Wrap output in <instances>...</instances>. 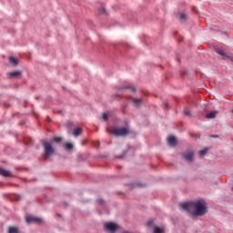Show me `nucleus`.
<instances>
[{"instance_id":"10","label":"nucleus","mask_w":233,"mask_h":233,"mask_svg":"<svg viewBox=\"0 0 233 233\" xmlns=\"http://www.w3.org/2000/svg\"><path fill=\"white\" fill-rule=\"evenodd\" d=\"M216 116H218V111H213L206 115L208 119H215Z\"/></svg>"},{"instance_id":"19","label":"nucleus","mask_w":233,"mask_h":233,"mask_svg":"<svg viewBox=\"0 0 233 233\" xmlns=\"http://www.w3.org/2000/svg\"><path fill=\"white\" fill-rule=\"evenodd\" d=\"M154 233H163V229H161L159 227H155Z\"/></svg>"},{"instance_id":"18","label":"nucleus","mask_w":233,"mask_h":233,"mask_svg":"<svg viewBox=\"0 0 233 233\" xmlns=\"http://www.w3.org/2000/svg\"><path fill=\"white\" fill-rule=\"evenodd\" d=\"M108 116H110L109 113H103L102 116H101L103 121H107L108 120Z\"/></svg>"},{"instance_id":"34","label":"nucleus","mask_w":233,"mask_h":233,"mask_svg":"<svg viewBox=\"0 0 233 233\" xmlns=\"http://www.w3.org/2000/svg\"><path fill=\"white\" fill-rule=\"evenodd\" d=\"M205 212H206V214H207V208H205Z\"/></svg>"},{"instance_id":"1","label":"nucleus","mask_w":233,"mask_h":233,"mask_svg":"<svg viewBox=\"0 0 233 233\" xmlns=\"http://www.w3.org/2000/svg\"><path fill=\"white\" fill-rule=\"evenodd\" d=\"M181 210L187 212L191 218H198L205 214V205L199 200H193L180 204Z\"/></svg>"},{"instance_id":"7","label":"nucleus","mask_w":233,"mask_h":233,"mask_svg":"<svg viewBox=\"0 0 233 233\" xmlns=\"http://www.w3.org/2000/svg\"><path fill=\"white\" fill-rule=\"evenodd\" d=\"M25 221H26V223H38L39 224V223H42L43 220H41V218H39L29 216V217H26Z\"/></svg>"},{"instance_id":"3","label":"nucleus","mask_w":233,"mask_h":233,"mask_svg":"<svg viewBox=\"0 0 233 233\" xmlns=\"http://www.w3.org/2000/svg\"><path fill=\"white\" fill-rule=\"evenodd\" d=\"M42 147H44V158L46 159H48L56 152L50 142L42 141Z\"/></svg>"},{"instance_id":"12","label":"nucleus","mask_w":233,"mask_h":233,"mask_svg":"<svg viewBox=\"0 0 233 233\" xmlns=\"http://www.w3.org/2000/svg\"><path fill=\"white\" fill-rule=\"evenodd\" d=\"M82 132H83V130L81 128L76 127L73 130V136H75V137H77V136H79Z\"/></svg>"},{"instance_id":"2","label":"nucleus","mask_w":233,"mask_h":233,"mask_svg":"<svg viewBox=\"0 0 233 233\" xmlns=\"http://www.w3.org/2000/svg\"><path fill=\"white\" fill-rule=\"evenodd\" d=\"M109 134L116 136V137L127 136L128 134V128L127 127H113L111 128L106 129Z\"/></svg>"},{"instance_id":"14","label":"nucleus","mask_w":233,"mask_h":233,"mask_svg":"<svg viewBox=\"0 0 233 233\" xmlns=\"http://www.w3.org/2000/svg\"><path fill=\"white\" fill-rule=\"evenodd\" d=\"M9 76L11 77H19V76H21V71H14L9 73Z\"/></svg>"},{"instance_id":"9","label":"nucleus","mask_w":233,"mask_h":233,"mask_svg":"<svg viewBox=\"0 0 233 233\" xmlns=\"http://www.w3.org/2000/svg\"><path fill=\"white\" fill-rule=\"evenodd\" d=\"M167 143L170 147H175L176 146V137L173 136L168 137Z\"/></svg>"},{"instance_id":"27","label":"nucleus","mask_w":233,"mask_h":233,"mask_svg":"<svg viewBox=\"0 0 233 233\" xmlns=\"http://www.w3.org/2000/svg\"><path fill=\"white\" fill-rule=\"evenodd\" d=\"M55 114L63 115V110H55Z\"/></svg>"},{"instance_id":"30","label":"nucleus","mask_w":233,"mask_h":233,"mask_svg":"<svg viewBox=\"0 0 233 233\" xmlns=\"http://www.w3.org/2000/svg\"><path fill=\"white\" fill-rule=\"evenodd\" d=\"M182 74L183 76H187V71L183 72Z\"/></svg>"},{"instance_id":"16","label":"nucleus","mask_w":233,"mask_h":233,"mask_svg":"<svg viewBox=\"0 0 233 233\" xmlns=\"http://www.w3.org/2000/svg\"><path fill=\"white\" fill-rule=\"evenodd\" d=\"M64 147L66 150H72L74 148V146L71 143H66L64 144Z\"/></svg>"},{"instance_id":"23","label":"nucleus","mask_w":233,"mask_h":233,"mask_svg":"<svg viewBox=\"0 0 233 233\" xmlns=\"http://www.w3.org/2000/svg\"><path fill=\"white\" fill-rule=\"evenodd\" d=\"M147 227H152L154 225V220H149L147 223Z\"/></svg>"},{"instance_id":"32","label":"nucleus","mask_w":233,"mask_h":233,"mask_svg":"<svg viewBox=\"0 0 233 233\" xmlns=\"http://www.w3.org/2000/svg\"><path fill=\"white\" fill-rule=\"evenodd\" d=\"M229 59H230V61H232V62H233V57H232V56H230V58H229Z\"/></svg>"},{"instance_id":"20","label":"nucleus","mask_w":233,"mask_h":233,"mask_svg":"<svg viewBox=\"0 0 233 233\" xmlns=\"http://www.w3.org/2000/svg\"><path fill=\"white\" fill-rule=\"evenodd\" d=\"M184 114H185L187 117H190V109H188V107H187V108L184 110Z\"/></svg>"},{"instance_id":"8","label":"nucleus","mask_w":233,"mask_h":233,"mask_svg":"<svg viewBox=\"0 0 233 233\" xmlns=\"http://www.w3.org/2000/svg\"><path fill=\"white\" fill-rule=\"evenodd\" d=\"M134 106H141L143 105V99L141 98H133Z\"/></svg>"},{"instance_id":"24","label":"nucleus","mask_w":233,"mask_h":233,"mask_svg":"<svg viewBox=\"0 0 233 233\" xmlns=\"http://www.w3.org/2000/svg\"><path fill=\"white\" fill-rule=\"evenodd\" d=\"M200 157H203L205 156V149H202L199 151Z\"/></svg>"},{"instance_id":"6","label":"nucleus","mask_w":233,"mask_h":233,"mask_svg":"<svg viewBox=\"0 0 233 233\" xmlns=\"http://www.w3.org/2000/svg\"><path fill=\"white\" fill-rule=\"evenodd\" d=\"M216 52L217 54H218V56H222V59L224 61H227L228 59H230V56L227 55V53H225V51L221 48H216Z\"/></svg>"},{"instance_id":"21","label":"nucleus","mask_w":233,"mask_h":233,"mask_svg":"<svg viewBox=\"0 0 233 233\" xmlns=\"http://www.w3.org/2000/svg\"><path fill=\"white\" fill-rule=\"evenodd\" d=\"M53 141H55L56 143H61V137H54Z\"/></svg>"},{"instance_id":"15","label":"nucleus","mask_w":233,"mask_h":233,"mask_svg":"<svg viewBox=\"0 0 233 233\" xmlns=\"http://www.w3.org/2000/svg\"><path fill=\"white\" fill-rule=\"evenodd\" d=\"M8 233H19V229L15 227H9Z\"/></svg>"},{"instance_id":"4","label":"nucleus","mask_w":233,"mask_h":233,"mask_svg":"<svg viewBox=\"0 0 233 233\" xmlns=\"http://www.w3.org/2000/svg\"><path fill=\"white\" fill-rule=\"evenodd\" d=\"M119 228V225L114 222H106L104 224V230L108 233H115Z\"/></svg>"},{"instance_id":"5","label":"nucleus","mask_w":233,"mask_h":233,"mask_svg":"<svg viewBox=\"0 0 233 233\" xmlns=\"http://www.w3.org/2000/svg\"><path fill=\"white\" fill-rule=\"evenodd\" d=\"M182 156H183L185 161L191 162L194 159V151H192V150L186 151L183 153Z\"/></svg>"},{"instance_id":"25","label":"nucleus","mask_w":233,"mask_h":233,"mask_svg":"<svg viewBox=\"0 0 233 233\" xmlns=\"http://www.w3.org/2000/svg\"><path fill=\"white\" fill-rule=\"evenodd\" d=\"M21 199V197L19 195H15L14 201H19Z\"/></svg>"},{"instance_id":"22","label":"nucleus","mask_w":233,"mask_h":233,"mask_svg":"<svg viewBox=\"0 0 233 233\" xmlns=\"http://www.w3.org/2000/svg\"><path fill=\"white\" fill-rule=\"evenodd\" d=\"M97 203L98 205H105V200H103L102 198H98Z\"/></svg>"},{"instance_id":"17","label":"nucleus","mask_w":233,"mask_h":233,"mask_svg":"<svg viewBox=\"0 0 233 233\" xmlns=\"http://www.w3.org/2000/svg\"><path fill=\"white\" fill-rule=\"evenodd\" d=\"M179 19H180L181 23H185V21H187V15H185V13H181L179 15Z\"/></svg>"},{"instance_id":"31","label":"nucleus","mask_w":233,"mask_h":233,"mask_svg":"<svg viewBox=\"0 0 233 233\" xmlns=\"http://www.w3.org/2000/svg\"><path fill=\"white\" fill-rule=\"evenodd\" d=\"M212 137H219V136L216 135V136H212Z\"/></svg>"},{"instance_id":"33","label":"nucleus","mask_w":233,"mask_h":233,"mask_svg":"<svg viewBox=\"0 0 233 233\" xmlns=\"http://www.w3.org/2000/svg\"><path fill=\"white\" fill-rule=\"evenodd\" d=\"M165 105H166V106H168V104H167V103H166Z\"/></svg>"},{"instance_id":"29","label":"nucleus","mask_w":233,"mask_h":233,"mask_svg":"<svg viewBox=\"0 0 233 233\" xmlns=\"http://www.w3.org/2000/svg\"><path fill=\"white\" fill-rule=\"evenodd\" d=\"M132 92H136V87H131Z\"/></svg>"},{"instance_id":"11","label":"nucleus","mask_w":233,"mask_h":233,"mask_svg":"<svg viewBox=\"0 0 233 233\" xmlns=\"http://www.w3.org/2000/svg\"><path fill=\"white\" fill-rule=\"evenodd\" d=\"M0 176H5V177H7L8 176H10V171L0 167Z\"/></svg>"},{"instance_id":"26","label":"nucleus","mask_w":233,"mask_h":233,"mask_svg":"<svg viewBox=\"0 0 233 233\" xmlns=\"http://www.w3.org/2000/svg\"><path fill=\"white\" fill-rule=\"evenodd\" d=\"M98 10L100 14H105V7H100Z\"/></svg>"},{"instance_id":"28","label":"nucleus","mask_w":233,"mask_h":233,"mask_svg":"<svg viewBox=\"0 0 233 233\" xmlns=\"http://www.w3.org/2000/svg\"><path fill=\"white\" fill-rule=\"evenodd\" d=\"M125 154H127L126 151H124L123 155L119 156L118 157H119L120 159H123V157H125Z\"/></svg>"},{"instance_id":"13","label":"nucleus","mask_w":233,"mask_h":233,"mask_svg":"<svg viewBox=\"0 0 233 233\" xmlns=\"http://www.w3.org/2000/svg\"><path fill=\"white\" fill-rule=\"evenodd\" d=\"M9 63L13 65L14 66H17V60L14 56L9 57Z\"/></svg>"}]
</instances>
